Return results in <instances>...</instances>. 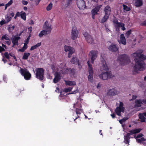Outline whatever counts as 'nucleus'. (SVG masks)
Here are the masks:
<instances>
[{
    "mask_svg": "<svg viewBox=\"0 0 146 146\" xmlns=\"http://www.w3.org/2000/svg\"><path fill=\"white\" fill-rule=\"evenodd\" d=\"M133 56L135 58L136 63L134 68L135 71L138 72V71H142L145 69V63L143 61H140L142 59H146V56L138 52L133 54Z\"/></svg>",
    "mask_w": 146,
    "mask_h": 146,
    "instance_id": "1",
    "label": "nucleus"
},
{
    "mask_svg": "<svg viewBox=\"0 0 146 146\" xmlns=\"http://www.w3.org/2000/svg\"><path fill=\"white\" fill-rule=\"evenodd\" d=\"M101 62L102 66L100 67V70L102 73L99 75V77L104 80L112 78L114 76L111 72L108 71L109 68L106 61L104 59H102Z\"/></svg>",
    "mask_w": 146,
    "mask_h": 146,
    "instance_id": "2",
    "label": "nucleus"
},
{
    "mask_svg": "<svg viewBox=\"0 0 146 146\" xmlns=\"http://www.w3.org/2000/svg\"><path fill=\"white\" fill-rule=\"evenodd\" d=\"M70 74L73 75L74 74V70L71 69H67L66 68H57L56 72L54 74V77L53 82L54 83L58 82L60 80L62 77V74Z\"/></svg>",
    "mask_w": 146,
    "mask_h": 146,
    "instance_id": "3",
    "label": "nucleus"
},
{
    "mask_svg": "<svg viewBox=\"0 0 146 146\" xmlns=\"http://www.w3.org/2000/svg\"><path fill=\"white\" fill-rule=\"evenodd\" d=\"M43 28V30L40 31L38 35L40 37L50 33L52 29L51 25L47 21L45 22Z\"/></svg>",
    "mask_w": 146,
    "mask_h": 146,
    "instance_id": "4",
    "label": "nucleus"
},
{
    "mask_svg": "<svg viewBox=\"0 0 146 146\" xmlns=\"http://www.w3.org/2000/svg\"><path fill=\"white\" fill-rule=\"evenodd\" d=\"M141 130L140 129H135L129 130V132L130 133H127L126 136H124V142L126 144H128L129 142V140L130 135L139 133Z\"/></svg>",
    "mask_w": 146,
    "mask_h": 146,
    "instance_id": "5",
    "label": "nucleus"
},
{
    "mask_svg": "<svg viewBox=\"0 0 146 146\" xmlns=\"http://www.w3.org/2000/svg\"><path fill=\"white\" fill-rule=\"evenodd\" d=\"M118 59L121 62V64L122 65H126L130 62L129 57L125 54L120 56L118 57Z\"/></svg>",
    "mask_w": 146,
    "mask_h": 146,
    "instance_id": "6",
    "label": "nucleus"
},
{
    "mask_svg": "<svg viewBox=\"0 0 146 146\" xmlns=\"http://www.w3.org/2000/svg\"><path fill=\"white\" fill-rule=\"evenodd\" d=\"M44 70L43 68H38L35 69L36 78L40 80H42L44 78Z\"/></svg>",
    "mask_w": 146,
    "mask_h": 146,
    "instance_id": "7",
    "label": "nucleus"
},
{
    "mask_svg": "<svg viewBox=\"0 0 146 146\" xmlns=\"http://www.w3.org/2000/svg\"><path fill=\"white\" fill-rule=\"evenodd\" d=\"M20 72L24 77L26 80H29L31 78V75L28 70L26 69L21 68L19 71Z\"/></svg>",
    "mask_w": 146,
    "mask_h": 146,
    "instance_id": "8",
    "label": "nucleus"
},
{
    "mask_svg": "<svg viewBox=\"0 0 146 146\" xmlns=\"http://www.w3.org/2000/svg\"><path fill=\"white\" fill-rule=\"evenodd\" d=\"M79 32L76 27H73L72 30L71 38L73 40L76 39L78 37Z\"/></svg>",
    "mask_w": 146,
    "mask_h": 146,
    "instance_id": "9",
    "label": "nucleus"
},
{
    "mask_svg": "<svg viewBox=\"0 0 146 146\" xmlns=\"http://www.w3.org/2000/svg\"><path fill=\"white\" fill-rule=\"evenodd\" d=\"M98 54V52L96 50H92L90 52L89 55L92 64H94V61L96 58Z\"/></svg>",
    "mask_w": 146,
    "mask_h": 146,
    "instance_id": "10",
    "label": "nucleus"
},
{
    "mask_svg": "<svg viewBox=\"0 0 146 146\" xmlns=\"http://www.w3.org/2000/svg\"><path fill=\"white\" fill-rule=\"evenodd\" d=\"M123 104L122 102H120L119 106L116 108L115 110L116 113L118 116L121 115V112L123 113L124 112V108L123 107Z\"/></svg>",
    "mask_w": 146,
    "mask_h": 146,
    "instance_id": "11",
    "label": "nucleus"
},
{
    "mask_svg": "<svg viewBox=\"0 0 146 146\" xmlns=\"http://www.w3.org/2000/svg\"><path fill=\"white\" fill-rule=\"evenodd\" d=\"M64 50L66 52H68V57L69 58H70L72 54L75 52V50L73 48L66 45L64 46Z\"/></svg>",
    "mask_w": 146,
    "mask_h": 146,
    "instance_id": "12",
    "label": "nucleus"
},
{
    "mask_svg": "<svg viewBox=\"0 0 146 146\" xmlns=\"http://www.w3.org/2000/svg\"><path fill=\"white\" fill-rule=\"evenodd\" d=\"M86 41L89 44L94 43V40L92 36L87 33H85L83 34Z\"/></svg>",
    "mask_w": 146,
    "mask_h": 146,
    "instance_id": "13",
    "label": "nucleus"
},
{
    "mask_svg": "<svg viewBox=\"0 0 146 146\" xmlns=\"http://www.w3.org/2000/svg\"><path fill=\"white\" fill-rule=\"evenodd\" d=\"M81 105L80 104H78L76 103L74 104L73 107L75 108L76 113L77 115H80L82 112V109L81 108L79 109L78 108H81Z\"/></svg>",
    "mask_w": 146,
    "mask_h": 146,
    "instance_id": "14",
    "label": "nucleus"
},
{
    "mask_svg": "<svg viewBox=\"0 0 146 146\" xmlns=\"http://www.w3.org/2000/svg\"><path fill=\"white\" fill-rule=\"evenodd\" d=\"M77 5L78 8L82 9L86 7L85 2L84 0H77Z\"/></svg>",
    "mask_w": 146,
    "mask_h": 146,
    "instance_id": "15",
    "label": "nucleus"
},
{
    "mask_svg": "<svg viewBox=\"0 0 146 146\" xmlns=\"http://www.w3.org/2000/svg\"><path fill=\"white\" fill-rule=\"evenodd\" d=\"M21 38L18 35H13L11 38L12 43L13 44V46L15 45H18V41Z\"/></svg>",
    "mask_w": 146,
    "mask_h": 146,
    "instance_id": "16",
    "label": "nucleus"
},
{
    "mask_svg": "<svg viewBox=\"0 0 146 146\" xmlns=\"http://www.w3.org/2000/svg\"><path fill=\"white\" fill-rule=\"evenodd\" d=\"M102 5H100L96 6L93 9L92 11V14L94 15H97L98 12L99 11L100 8L102 7Z\"/></svg>",
    "mask_w": 146,
    "mask_h": 146,
    "instance_id": "17",
    "label": "nucleus"
},
{
    "mask_svg": "<svg viewBox=\"0 0 146 146\" xmlns=\"http://www.w3.org/2000/svg\"><path fill=\"white\" fill-rule=\"evenodd\" d=\"M108 49L111 51L116 52L118 51V48L116 44H112L109 47Z\"/></svg>",
    "mask_w": 146,
    "mask_h": 146,
    "instance_id": "18",
    "label": "nucleus"
},
{
    "mask_svg": "<svg viewBox=\"0 0 146 146\" xmlns=\"http://www.w3.org/2000/svg\"><path fill=\"white\" fill-rule=\"evenodd\" d=\"M70 62L72 64H78V67L80 68H81V66L80 65L78 59L77 57H75L72 58L70 60Z\"/></svg>",
    "mask_w": 146,
    "mask_h": 146,
    "instance_id": "19",
    "label": "nucleus"
},
{
    "mask_svg": "<svg viewBox=\"0 0 146 146\" xmlns=\"http://www.w3.org/2000/svg\"><path fill=\"white\" fill-rule=\"evenodd\" d=\"M139 116L141 122H145L146 118V112L143 113H139Z\"/></svg>",
    "mask_w": 146,
    "mask_h": 146,
    "instance_id": "20",
    "label": "nucleus"
},
{
    "mask_svg": "<svg viewBox=\"0 0 146 146\" xmlns=\"http://www.w3.org/2000/svg\"><path fill=\"white\" fill-rule=\"evenodd\" d=\"M87 63L88 65V72L89 75H93L94 71L92 65L90 64V62L89 60L88 61Z\"/></svg>",
    "mask_w": 146,
    "mask_h": 146,
    "instance_id": "21",
    "label": "nucleus"
},
{
    "mask_svg": "<svg viewBox=\"0 0 146 146\" xmlns=\"http://www.w3.org/2000/svg\"><path fill=\"white\" fill-rule=\"evenodd\" d=\"M118 92L117 90L114 89H112L109 90L108 93V95L110 96H114Z\"/></svg>",
    "mask_w": 146,
    "mask_h": 146,
    "instance_id": "22",
    "label": "nucleus"
},
{
    "mask_svg": "<svg viewBox=\"0 0 146 146\" xmlns=\"http://www.w3.org/2000/svg\"><path fill=\"white\" fill-rule=\"evenodd\" d=\"M104 11L105 14L110 15L111 13V8L109 6H107L104 8Z\"/></svg>",
    "mask_w": 146,
    "mask_h": 146,
    "instance_id": "23",
    "label": "nucleus"
},
{
    "mask_svg": "<svg viewBox=\"0 0 146 146\" xmlns=\"http://www.w3.org/2000/svg\"><path fill=\"white\" fill-rule=\"evenodd\" d=\"M119 43H121L124 45H125L126 43V39L123 34H121L120 35V40L119 42Z\"/></svg>",
    "mask_w": 146,
    "mask_h": 146,
    "instance_id": "24",
    "label": "nucleus"
},
{
    "mask_svg": "<svg viewBox=\"0 0 146 146\" xmlns=\"http://www.w3.org/2000/svg\"><path fill=\"white\" fill-rule=\"evenodd\" d=\"M64 81L66 85L69 86H72L76 85V82L74 81H70L68 80H64Z\"/></svg>",
    "mask_w": 146,
    "mask_h": 146,
    "instance_id": "25",
    "label": "nucleus"
},
{
    "mask_svg": "<svg viewBox=\"0 0 146 146\" xmlns=\"http://www.w3.org/2000/svg\"><path fill=\"white\" fill-rule=\"evenodd\" d=\"M135 103V106H137L138 107L141 106L144 103L143 102V100H136Z\"/></svg>",
    "mask_w": 146,
    "mask_h": 146,
    "instance_id": "26",
    "label": "nucleus"
},
{
    "mask_svg": "<svg viewBox=\"0 0 146 146\" xmlns=\"http://www.w3.org/2000/svg\"><path fill=\"white\" fill-rule=\"evenodd\" d=\"M135 5L136 7H139L141 6L142 3L141 0H135Z\"/></svg>",
    "mask_w": 146,
    "mask_h": 146,
    "instance_id": "27",
    "label": "nucleus"
},
{
    "mask_svg": "<svg viewBox=\"0 0 146 146\" xmlns=\"http://www.w3.org/2000/svg\"><path fill=\"white\" fill-rule=\"evenodd\" d=\"M41 42H39L36 45L32 46L30 50H34L36 48H37L39 46H40L41 45Z\"/></svg>",
    "mask_w": 146,
    "mask_h": 146,
    "instance_id": "28",
    "label": "nucleus"
},
{
    "mask_svg": "<svg viewBox=\"0 0 146 146\" xmlns=\"http://www.w3.org/2000/svg\"><path fill=\"white\" fill-rule=\"evenodd\" d=\"M109 15L105 14L104 16L103 17L101 20V22L104 23L108 19Z\"/></svg>",
    "mask_w": 146,
    "mask_h": 146,
    "instance_id": "29",
    "label": "nucleus"
},
{
    "mask_svg": "<svg viewBox=\"0 0 146 146\" xmlns=\"http://www.w3.org/2000/svg\"><path fill=\"white\" fill-rule=\"evenodd\" d=\"M15 27L14 25L12 26L11 25H9L8 26L7 29L9 33H11L13 31Z\"/></svg>",
    "mask_w": 146,
    "mask_h": 146,
    "instance_id": "30",
    "label": "nucleus"
},
{
    "mask_svg": "<svg viewBox=\"0 0 146 146\" xmlns=\"http://www.w3.org/2000/svg\"><path fill=\"white\" fill-rule=\"evenodd\" d=\"M9 36L7 34H5L3 35L1 37V40H9L10 39Z\"/></svg>",
    "mask_w": 146,
    "mask_h": 146,
    "instance_id": "31",
    "label": "nucleus"
},
{
    "mask_svg": "<svg viewBox=\"0 0 146 146\" xmlns=\"http://www.w3.org/2000/svg\"><path fill=\"white\" fill-rule=\"evenodd\" d=\"M30 55V53H25L22 58L23 59L26 60L28 58V57Z\"/></svg>",
    "mask_w": 146,
    "mask_h": 146,
    "instance_id": "32",
    "label": "nucleus"
},
{
    "mask_svg": "<svg viewBox=\"0 0 146 146\" xmlns=\"http://www.w3.org/2000/svg\"><path fill=\"white\" fill-rule=\"evenodd\" d=\"M21 17L22 19L25 21L26 20V14L25 12H21Z\"/></svg>",
    "mask_w": 146,
    "mask_h": 146,
    "instance_id": "33",
    "label": "nucleus"
},
{
    "mask_svg": "<svg viewBox=\"0 0 146 146\" xmlns=\"http://www.w3.org/2000/svg\"><path fill=\"white\" fill-rule=\"evenodd\" d=\"M137 141L138 143H141L142 142L146 141V139L144 137H141L140 139L135 138Z\"/></svg>",
    "mask_w": 146,
    "mask_h": 146,
    "instance_id": "34",
    "label": "nucleus"
},
{
    "mask_svg": "<svg viewBox=\"0 0 146 146\" xmlns=\"http://www.w3.org/2000/svg\"><path fill=\"white\" fill-rule=\"evenodd\" d=\"M88 81L91 82L92 83L94 82V78L93 75H89L88 76Z\"/></svg>",
    "mask_w": 146,
    "mask_h": 146,
    "instance_id": "35",
    "label": "nucleus"
},
{
    "mask_svg": "<svg viewBox=\"0 0 146 146\" xmlns=\"http://www.w3.org/2000/svg\"><path fill=\"white\" fill-rule=\"evenodd\" d=\"M28 46L26 44H24V45L22 48L21 49H19V51L21 52H24L25 50L27 48Z\"/></svg>",
    "mask_w": 146,
    "mask_h": 146,
    "instance_id": "36",
    "label": "nucleus"
},
{
    "mask_svg": "<svg viewBox=\"0 0 146 146\" xmlns=\"http://www.w3.org/2000/svg\"><path fill=\"white\" fill-rule=\"evenodd\" d=\"M123 10L125 11H128L130 10V8L127 5H123Z\"/></svg>",
    "mask_w": 146,
    "mask_h": 146,
    "instance_id": "37",
    "label": "nucleus"
},
{
    "mask_svg": "<svg viewBox=\"0 0 146 146\" xmlns=\"http://www.w3.org/2000/svg\"><path fill=\"white\" fill-rule=\"evenodd\" d=\"M13 0H11L7 3L5 5V10H6L8 7L10 6L13 3Z\"/></svg>",
    "mask_w": 146,
    "mask_h": 146,
    "instance_id": "38",
    "label": "nucleus"
},
{
    "mask_svg": "<svg viewBox=\"0 0 146 146\" xmlns=\"http://www.w3.org/2000/svg\"><path fill=\"white\" fill-rule=\"evenodd\" d=\"M52 3H50L46 7L47 10L49 11L52 8Z\"/></svg>",
    "mask_w": 146,
    "mask_h": 146,
    "instance_id": "39",
    "label": "nucleus"
},
{
    "mask_svg": "<svg viewBox=\"0 0 146 146\" xmlns=\"http://www.w3.org/2000/svg\"><path fill=\"white\" fill-rule=\"evenodd\" d=\"M5 21L7 23L9 22L11 20V17H9L7 15L5 17Z\"/></svg>",
    "mask_w": 146,
    "mask_h": 146,
    "instance_id": "40",
    "label": "nucleus"
},
{
    "mask_svg": "<svg viewBox=\"0 0 146 146\" xmlns=\"http://www.w3.org/2000/svg\"><path fill=\"white\" fill-rule=\"evenodd\" d=\"M128 119V117H124L121 119L119 120V121L121 124H122L126 120Z\"/></svg>",
    "mask_w": 146,
    "mask_h": 146,
    "instance_id": "41",
    "label": "nucleus"
},
{
    "mask_svg": "<svg viewBox=\"0 0 146 146\" xmlns=\"http://www.w3.org/2000/svg\"><path fill=\"white\" fill-rule=\"evenodd\" d=\"M116 29V30L117 32H119V27H120V24H116L114 25Z\"/></svg>",
    "mask_w": 146,
    "mask_h": 146,
    "instance_id": "42",
    "label": "nucleus"
},
{
    "mask_svg": "<svg viewBox=\"0 0 146 146\" xmlns=\"http://www.w3.org/2000/svg\"><path fill=\"white\" fill-rule=\"evenodd\" d=\"M72 89V88L69 87L68 88H65L64 89V91L66 92L71 91Z\"/></svg>",
    "mask_w": 146,
    "mask_h": 146,
    "instance_id": "43",
    "label": "nucleus"
},
{
    "mask_svg": "<svg viewBox=\"0 0 146 146\" xmlns=\"http://www.w3.org/2000/svg\"><path fill=\"white\" fill-rule=\"evenodd\" d=\"M120 27L121 28V29L123 31H124L125 30V28L124 27V24L123 23H120Z\"/></svg>",
    "mask_w": 146,
    "mask_h": 146,
    "instance_id": "44",
    "label": "nucleus"
},
{
    "mask_svg": "<svg viewBox=\"0 0 146 146\" xmlns=\"http://www.w3.org/2000/svg\"><path fill=\"white\" fill-rule=\"evenodd\" d=\"M31 37V36L29 35V36L25 40V43L24 44H26L27 45L29 43V40L30 38Z\"/></svg>",
    "mask_w": 146,
    "mask_h": 146,
    "instance_id": "45",
    "label": "nucleus"
},
{
    "mask_svg": "<svg viewBox=\"0 0 146 146\" xmlns=\"http://www.w3.org/2000/svg\"><path fill=\"white\" fill-rule=\"evenodd\" d=\"M5 56L7 59H9V55L8 52H6L4 54Z\"/></svg>",
    "mask_w": 146,
    "mask_h": 146,
    "instance_id": "46",
    "label": "nucleus"
},
{
    "mask_svg": "<svg viewBox=\"0 0 146 146\" xmlns=\"http://www.w3.org/2000/svg\"><path fill=\"white\" fill-rule=\"evenodd\" d=\"M6 23L5 21L3 19L2 20L0 21V25H2Z\"/></svg>",
    "mask_w": 146,
    "mask_h": 146,
    "instance_id": "47",
    "label": "nucleus"
},
{
    "mask_svg": "<svg viewBox=\"0 0 146 146\" xmlns=\"http://www.w3.org/2000/svg\"><path fill=\"white\" fill-rule=\"evenodd\" d=\"M113 22L114 25L116 24H118L120 23H118V21L117 20H114Z\"/></svg>",
    "mask_w": 146,
    "mask_h": 146,
    "instance_id": "48",
    "label": "nucleus"
},
{
    "mask_svg": "<svg viewBox=\"0 0 146 146\" xmlns=\"http://www.w3.org/2000/svg\"><path fill=\"white\" fill-rule=\"evenodd\" d=\"M143 136V134L142 133H140L139 134H138L137 137H135V136L134 137L135 138H141Z\"/></svg>",
    "mask_w": 146,
    "mask_h": 146,
    "instance_id": "49",
    "label": "nucleus"
},
{
    "mask_svg": "<svg viewBox=\"0 0 146 146\" xmlns=\"http://www.w3.org/2000/svg\"><path fill=\"white\" fill-rule=\"evenodd\" d=\"M5 42L8 45H10L11 44V41L10 39H9V40H7V41H5Z\"/></svg>",
    "mask_w": 146,
    "mask_h": 146,
    "instance_id": "50",
    "label": "nucleus"
},
{
    "mask_svg": "<svg viewBox=\"0 0 146 146\" xmlns=\"http://www.w3.org/2000/svg\"><path fill=\"white\" fill-rule=\"evenodd\" d=\"M131 31H128L126 33V35L127 36V37H128L131 34Z\"/></svg>",
    "mask_w": 146,
    "mask_h": 146,
    "instance_id": "51",
    "label": "nucleus"
},
{
    "mask_svg": "<svg viewBox=\"0 0 146 146\" xmlns=\"http://www.w3.org/2000/svg\"><path fill=\"white\" fill-rule=\"evenodd\" d=\"M22 3L24 5H26L27 4L28 2L27 1H25V0H23L22 1Z\"/></svg>",
    "mask_w": 146,
    "mask_h": 146,
    "instance_id": "52",
    "label": "nucleus"
},
{
    "mask_svg": "<svg viewBox=\"0 0 146 146\" xmlns=\"http://www.w3.org/2000/svg\"><path fill=\"white\" fill-rule=\"evenodd\" d=\"M5 50L4 48H3L2 46H0V52H1Z\"/></svg>",
    "mask_w": 146,
    "mask_h": 146,
    "instance_id": "53",
    "label": "nucleus"
},
{
    "mask_svg": "<svg viewBox=\"0 0 146 146\" xmlns=\"http://www.w3.org/2000/svg\"><path fill=\"white\" fill-rule=\"evenodd\" d=\"M66 0V3L68 5L69 4H70L71 3V2L72 1V0Z\"/></svg>",
    "mask_w": 146,
    "mask_h": 146,
    "instance_id": "54",
    "label": "nucleus"
},
{
    "mask_svg": "<svg viewBox=\"0 0 146 146\" xmlns=\"http://www.w3.org/2000/svg\"><path fill=\"white\" fill-rule=\"evenodd\" d=\"M55 68L54 65H52L51 66V68L53 71H55L56 70Z\"/></svg>",
    "mask_w": 146,
    "mask_h": 146,
    "instance_id": "55",
    "label": "nucleus"
},
{
    "mask_svg": "<svg viewBox=\"0 0 146 146\" xmlns=\"http://www.w3.org/2000/svg\"><path fill=\"white\" fill-rule=\"evenodd\" d=\"M16 15V16H17L18 17H19L20 16H21V12L20 13L19 12H17Z\"/></svg>",
    "mask_w": 146,
    "mask_h": 146,
    "instance_id": "56",
    "label": "nucleus"
},
{
    "mask_svg": "<svg viewBox=\"0 0 146 146\" xmlns=\"http://www.w3.org/2000/svg\"><path fill=\"white\" fill-rule=\"evenodd\" d=\"M29 31H30V33H31L32 30V28L31 27H29L28 28Z\"/></svg>",
    "mask_w": 146,
    "mask_h": 146,
    "instance_id": "57",
    "label": "nucleus"
},
{
    "mask_svg": "<svg viewBox=\"0 0 146 146\" xmlns=\"http://www.w3.org/2000/svg\"><path fill=\"white\" fill-rule=\"evenodd\" d=\"M2 46L3 48H4L5 49H7V48L6 46L4 44H2Z\"/></svg>",
    "mask_w": 146,
    "mask_h": 146,
    "instance_id": "58",
    "label": "nucleus"
},
{
    "mask_svg": "<svg viewBox=\"0 0 146 146\" xmlns=\"http://www.w3.org/2000/svg\"><path fill=\"white\" fill-rule=\"evenodd\" d=\"M78 88H77V89L75 90H74V91H73V92H74V94H75L76 93H78Z\"/></svg>",
    "mask_w": 146,
    "mask_h": 146,
    "instance_id": "59",
    "label": "nucleus"
},
{
    "mask_svg": "<svg viewBox=\"0 0 146 146\" xmlns=\"http://www.w3.org/2000/svg\"><path fill=\"white\" fill-rule=\"evenodd\" d=\"M2 60L4 62V63H5L7 61V60L5 59V58H4V57H3V58L2 59Z\"/></svg>",
    "mask_w": 146,
    "mask_h": 146,
    "instance_id": "60",
    "label": "nucleus"
},
{
    "mask_svg": "<svg viewBox=\"0 0 146 146\" xmlns=\"http://www.w3.org/2000/svg\"><path fill=\"white\" fill-rule=\"evenodd\" d=\"M111 116L112 118H114L115 117V114H112L111 115Z\"/></svg>",
    "mask_w": 146,
    "mask_h": 146,
    "instance_id": "61",
    "label": "nucleus"
},
{
    "mask_svg": "<svg viewBox=\"0 0 146 146\" xmlns=\"http://www.w3.org/2000/svg\"><path fill=\"white\" fill-rule=\"evenodd\" d=\"M106 31L107 32H109L110 31V30L108 28L106 29Z\"/></svg>",
    "mask_w": 146,
    "mask_h": 146,
    "instance_id": "62",
    "label": "nucleus"
},
{
    "mask_svg": "<svg viewBox=\"0 0 146 146\" xmlns=\"http://www.w3.org/2000/svg\"><path fill=\"white\" fill-rule=\"evenodd\" d=\"M143 102L145 104H146V99L143 100Z\"/></svg>",
    "mask_w": 146,
    "mask_h": 146,
    "instance_id": "63",
    "label": "nucleus"
},
{
    "mask_svg": "<svg viewBox=\"0 0 146 146\" xmlns=\"http://www.w3.org/2000/svg\"><path fill=\"white\" fill-rule=\"evenodd\" d=\"M143 25L146 26V20L144 21L143 23Z\"/></svg>",
    "mask_w": 146,
    "mask_h": 146,
    "instance_id": "64",
    "label": "nucleus"
}]
</instances>
